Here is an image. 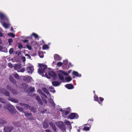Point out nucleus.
<instances>
[{
	"label": "nucleus",
	"instance_id": "obj_51",
	"mask_svg": "<svg viewBox=\"0 0 132 132\" xmlns=\"http://www.w3.org/2000/svg\"><path fill=\"white\" fill-rule=\"evenodd\" d=\"M51 105L53 106V107L54 108L55 107V104L53 100H52L51 102Z\"/></svg>",
	"mask_w": 132,
	"mask_h": 132
},
{
	"label": "nucleus",
	"instance_id": "obj_34",
	"mask_svg": "<svg viewBox=\"0 0 132 132\" xmlns=\"http://www.w3.org/2000/svg\"><path fill=\"white\" fill-rule=\"evenodd\" d=\"M32 36H34L36 39H37L38 37V35L35 33H33L32 34Z\"/></svg>",
	"mask_w": 132,
	"mask_h": 132
},
{
	"label": "nucleus",
	"instance_id": "obj_8",
	"mask_svg": "<svg viewBox=\"0 0 132 132\" xmlns=\"http://www.w3.org/2000/svg\"><path fill=\"white\" fill-rule=\"evenodd\" d=\"M16 108L18 110H19L20 112H23L25 116L27 117H30V116H31L32 114L31 113H27L26 112H24L23 110V109L21 108H19V107H16Z\"/></svg>",
	"mask_w": 132,
	"mask_h": 132
},
{
	"label": "nucleus",
	"instance_id": "obj_53",
	"mask_svg": "<svg viewBox=\"0 0 132 132\" xmlns=\"http://www.w3.org/2000/svg\"><path fill=\"white\" fill-rule=\"evenodd\" d=\"M25 56H27V57H28L27 58H29L30 59H31V56L29 54H26L25 55Z\"/></svg>",
	"mask_w": 132,
	"mask_h": 132
},
{
	"label": "nucleus",
	"instance_id": "obj_40",
	"mask_svg": "<svg viewBox=\"0 0 132 132\" xmlns=\"http://www.w3.org/2000/svg\"><path fill=\"white\" fill-rule=\"evenodd\" d=\"M43 125L44 128H47L49 126L48 124L46 123H44Z\"/></svg>",
	"mask_w": 132,
	"mask_h": 132
},
{
	"label": "nucleus",
	"instance_id": "obj_61",
	"mask_svg": "<svg viewBox=\"0 0 132 132\" xmlns=\"http://www.w3.org/2000/svg\"><path fill=\"white\" fill-rule=\"evenodd\" d=\"M92 121V122H91V123H92V122H93V119L92 118L90 119H89L88 120V121Z\"/></svg>",
	"mask_w": 132,
	"mask_h": 132
},
{
	"label": "nucleus",
	"instance_id": "obj_37",
	"mask_svg": "<svg viewBox=\"0 0 132 132\" xmlns=\"http://www.w3.org/2000/svg\"><path fill=\"white\" fill-rule=\"evenodd\" d=\"M14 52V50L13 48H11L9 50V53L10 54H12Z\"/></svg>",
	"mask_w": 132,
	"mask_h": 132
},
{
	"label": "nucleus",
	"instance_id": "obj_25",
	"mask_svg": "<svg viewBox=\"0 0 132 132\" xmlns=\"http://www.w3.org/2000/svg\"><path fill=\"white\" fill-rule=\"evenodd\" d=\"M11 93L13 95H17L18 94L17 90L13 88L11 92Z\"/></svg>",
	"mask_w": 132,
	"mask_h": 132
},
{
	"label": "nucleus",
	"instance_id": "obj_62",
	"mask_svg": "<svg viewBox=\"0 0 132 132\" xmlns=\"http://www.w3.org/2000/svg\"><path fill=\"white\" fill-rule=\"evenodd\" d=\"M45 131L46 132H51V131H50V130L47 129L46 130H45Z\"/></svg>",
	"mask_w": 132,
	"mask_h": 132
},
{
	"label": "nucleus",
	"instance_id": "obj_56",
	"mask_svg": "<svg viewBox=\"0 0 132 132\" xmlns=\"http://www.w3.org/2000/svg\"><path fill=\"white\" fill-rule=\"evenodd\" d=\"M47 111V109H44L42 111H41V112L43 114H44Z\"/></svg>",
	"mask_w": 132,
	"mask_h": 132
},
{
	"label": "nucleus",
	"instance_id": "obj_38",
	"mask_svg": "<svg viewBox=\"0 0 132 132\" xmlns=\"http://www.w3.org/2000/svg\"><path fill=\"white\" fill-rule=\"evenodd\" d=\"M48 48V47L46 44L44 45L43 46V49L44 50Z\"/></svg>",
	"mask_w": 132,
	"mask_h": 132
},
{
	"label": "nucleus",
	"instance_id": "obj_26",
	"mask_svg": "<svg viewBox=\"0 0 132 132\" xmlns=\"http://www.w3.org/2000/svg\"><path fill=\"white\" fill-rule=\"evenodd\" d=\"M94 100L95 101H96L98 102V103L100 104H101V103L99 102L98 97L95 94L94 96Z\"/></svg>",
	"mask_w": 132,
	"mask_h": 132
},
{
	"label": "nucleus",
	"instance_id": "obj_39",
	"mask_svg": "<svg viewBox=\"0 0 132 132\" xmlns=\"http://www.w3.org/2000/svg\"><path fill=\"white\" fill-rule=\"evenodd\" d=\"M40 91V94H41V95H43V96H44L45 98H47V97L45 94L41 90H39Z\"/></svg>",
	"mask_w": 132,
	"mask_h": 132
},
{
	"label": "nucleus",
	"instance_id": "obj_60",
	"mask_svg": "<svg viewBox=\"0 0 132 132\" xmlns=\"http://www.w3.org/2000/svg\"><path fill=\"white\" fill-rule=\"evenodd\" d=\"M3 48V47L0 45V51L2 50Z\"/></svg>",
	"mask_w": 132,
	"mask_h": 132
},
{
	"label": "nucleus",
	"instance_id": "obj_9",
	"mask_svg": "<svg viewBox=\"0 0 132 132\" xmlns=\"http://www.w3.org/2000/svg\"><path fill=\"white\" fill-rule=\"evenodd\" d=\"M0 18L2 20H3L8 22L9 19L4 14L0 13Z\"/></svg>",
	"mask_w": 132,
	"mask_h": 132
},
{
	"label": "nucleus",
	"instance_id": "obj_41",
	"mask_svg": "<svg viewBox=\"0 0 132 132\" xmlns=\"http://www.w3.org/2000/svg\"><path fill=\"white\" fill-rule=\"evenodd\" d=\"M57 65L59 67H61L62 65V63L61 62H59L57 63Z\"/></svg>",
	"mask_w": 132,
	"mask_h": 132
},
{
	"label": "nucleus",
	"instance_id": "obj_1",
	"mask_svg": "<svg viewBox=\"0 0 132 132\" xmlns=\"http://www.w3.org/2000/svg\"><path fill=\"white\" fill-rule=\"evenodd\" d=\"M4 108L8 110L11 113L12 115H14L16 113L15 109L13 106L9 104H6Z\"/></svg>",
	"mask_w": 132,
	"mask_h": 132
},
{
	"label": "nucleus",
	"instance_id": "obj_19",
	"mask_svg": "<svg viewBox=\"0 0 132 132\" xmlns=\"http://www.w3.org/2000/svg\"><path fill=\"white\" fill-rule=\"evenodd\" d=\"M72 74L77 77H80L81 76V74H79L77 72L75 71H73V72Z\"/></svg>",
	"mask_w": 132,
	"mask_h": 132
},
{
	"label": "nucleus",
	"instance_id": "obj_14",
	"mask_svg": "<svg viewBox=\"0 0 132 132\" xmlns=\"http://www.w3.org/2000/svg\"><path fill=\"white\" fill-rule=\"evenodd\" d=\"M33 67L31 66H28L26 70L29 73H31L34 70Z\"/></svg>",
	"mask_w": 132,
	"mask_h": 132
},
{
	"label": "nucleus",
	"instance_id": "obj_31",
	"mask_svg": "<svg viewBox=\"0 0 132 132\" xmlns=\"http://www.w3.org/2000/svg\"><path fill=\"white\" fill-rule=\"evenodd\" d=\"M13 75L14 76L15 78L16 79L18 80H19L20 79L19 76L17 73H16L15 74H13Z\"/></svg>",
	"mask_w": 132,
	"mask_h": 132
},
{
	"label": "nucleus",
	"instance_id": "obj_46",
	"mask_svg": "<svg viewBox=\"0 0 132 132\" xmlns=\"http://www.w3.org/2000/svg\"><path fill=\"white\" fill-rule=\"evenodd\" d=\"M70 111H65V114L66 116H67L70 112Z\"/></svg>",
	"mask_w": 132,
	"mask_h": 132
},
{
	"label": "nucleus",
	"instance_id": "obj_12",
	"mask_svg": "<svg viewBox=\"0 0 132 132\" xmlns=\"http://www.w3.org/2000/svg\"><path fill=\"white\" fill-rule=\"evenodd\" d=\"M9 79L10 81L14 84H16L17 82L16 80L14 77L11 75L9 76Z\"/></svg>",
	"mask_w": 132,
	"mask_h": 132
},
{
	"label": "nucleus",
	"instance_id": "obj_28",
	"mask_svg": "<svg viewBox=\"0 0 132 132\" xmlns=\"http://www.w3.org/2000/svg\"><path fill=\"white\" fill-rule=\"evenodd\" d=\"M65 79L67 82H69L72 80V78L69 76L65 78Z\"/></svg>",
	"mask_w": 132,
	"mask_h": 132
},
{
	"label": "nucleus",
	"instance_id": "obj_54",
	"mask_svg": "<svg viewBox=\"0 0 132 132\" xmlns=\"http://www.w3.org/2000/svg\"><path fill=\"white\" fill-rule=\"evenodd\" d=\"M27 47L29 50H31V46L28 45H27Z\"/></svg>",
	"mask_w": 132,
	"mask_h": 132
},
{
	"label": "nucleus",
	"instance_id": "obj_16",
	"mask_svg": "<svg viewBox=\"0 0 132 132\" xmlns=\"http://www.w3.org/2000/svg\"><path fill=\"white\" fill-rule=\"evenodd\" d=\"M65 86L68 89H72L74 88V86L72 84H67L65 85Z\"/></svg>",
	"mask_w": 132,
	"mask_h": 132
},
{
	"label": "nucleus",
	"instance_id": "obj_57",
	"mask_svg": "<svg viewBox=\"0 0 132 132\" xmlns=\"http://www.w3.org/2000/svg\"><path fill=\"white\" fill-rule=\"evenodd\" d=\"M22 41L24 43H26L28 41L26 39H24Z\"/></svg>",
	"mask_w": 132,
	"mask_h": 132
},
{
	"label": "nucleus",
	"instance_id": "obj_2",
	"mask_svg": "<svg viewBox=\"0 0 132 132\" xmlns=\"http://www.w3.org/2000/svg\"><path fill=\"white\" fill-rule=\"evenodd\" d=\"M39 68L38 69V71L40 73H45V70L46 69L47 66L45 64H39Z\"/></svg>",
	"mask_w": 132,
	"mask_h": 132
},
{
	"label": "nucleus",
	"instance_id": "obj_21",
	"mask_svg": "<svg viewBox=\"0 0 132 132\" xmlns=\"http://www.w3.org/2000/svg\"><path fill=\"white\" fill-rule=\"evenodd\" d=\"M23 80L26 82H29L30 81V77H24L23 78Z\"/></svg>",
	"mask_w": 132,
	"mask_h": 132
},
{
	"label": "nucleus",
	"instance_id": "obj_30",
	"mask_svg": "<svg viewBox=\"0 0 132 132\" xmlns=\"http://www.w3.org/2000/svg\"><path fill=\"white\" fill-rule=\"evenodd\" d=\"M28 90L30 92H33L35 91V88L34 87H31L28 89Z\"/></svg>",
	"mask_w": 132,
	"mask_h": 132
},
{
	"label": "nucleus",
	"instance_id": "obj_42",
	"mask_svg": "<svg viewBox=\"0 0 132 132\" xmlns=\"http://www.w3.org/2000/svg\"><path fill=\"white\" fill-rule=\"evenodd\" d=\"M21 53V52L19 51H16L15 53V54L17 55L18 56H19Z\"/></svg>",
	"mask_w": 132,
	"mask_h": 132
},
{
	"label": "nucleus",
	"instance_id": "obj_18",
	"mask_svg": "<svg viewBox=\"0 0 132 132\" xmlns=\"http://www.w3.org/2000/svg\"><path fill=\"white\" fill-rule=\"evenodd\" d=\"M13 88L12 86L10 84H8L7 85L6 87V89L10 91V92L12 90Z\"/></svg>",
	"mask_w": 132,
	"mask_h": 132
},
{
	"label": "nucleus",
	"instance_id": "obj_50",
	"mask_svg": "<svg viewBox=\"0 0 132 132\" xmlns=\"http://www.w3.org/2000/svg\"><path fill=\"white\" fill-rule=\"evenodd\" d=\"M38 103L39 104H40L41 105H43V104L42 102V101L41 99H40L38 101Z\"/></svg>",
	"mask_w": 132,
	"mask_h": 132
},
{
	"label": "nucleus",
	"instance_id": "obj_10",
	"mask_svg": "<svg viewBox=\"0 0 132 132\" xmlns=\"http://www.w3.org/2000/svg\"><path fill=\"white\" fill-rule=\"evenodd\" d=\"M14 69L16 70L18 72L20 69L21 68V65L20 63H18L15 64V65L13 66Z\"/></svg>",
	"mask_w": 132,
	"mask_h": 132
},
{
	"label": "nucleus",
	"instance_id": "obj_33",
	"mask_svg": "<svg viewBox=\"0 0 132 132\" xmlns=\"http://www.w3.org/2000/svg\"><path fill=\"white\" fill-rule=\"evenodd\" d=\"M18 44L19 45L18 47V48L20 50H21L23 48V46L21 43H18Z\"/></svg>",
	"mask_w": 132,
	"mask_h": 132
},
{
	"label": "nucleus",
	"instance_id": "obj_47",
	"mask_svg": "<svg viewBox=\"0 0 132 132\" xmlns=\"http://www.w3.org/2000/svg\"><path fill=\"white\" fill-rule=\"evenodd\" d=\"M30 117L28 118V119L29 120H34V117H32V115L31 116H30V117Z\"/></svg>",
	"mask_w": 132,
	"mask_h": 132
},
{
	"label": "nucleus",
	"instance_id": "obj_59",
	"mask_svg": "<svg viewBox=\"0 0 132 132\" xmlns=\"http://www.w3.org/2000/svg\"><path fill=\"white\" fill-rule=\"evenodd\" d=\"M31 111L33 112L34 113H35L36 112L35 110L34 109H31Z\"/></svg>",
	"mask_w": 132,
	"mask_h": 132
},
{
	"label": "nucleus",
	"instance_id": "obj_35",
	"mask_svg": "<svg viewBox=\"0 0 132 132\" xmlns=\"http://www.w3.org/2000/svg\"><path fill=\"white\" fill-rule=\"evenodd\" d=\"M25 70V68L24 67L22 68L21 69H20L18 72H23Z\"/></svg>",
	"mask_w": 132,
	"mask_h": 132
},
{
	"label": "nucleus",
	"instance_id": "obj_13",
	"mask_svg": "<svg viewBox=\"0 0 132 132\" xmlns=\"http://www.w3.org/2000/svg\"><path fill=\"white\" fill-rule=\"evenodd\" d=\"M9 97H10V98H7V100L9 101H11L14 103H19V101L18 100L14 98H13L11 97L10 96Z\"/></svg>",
	"mask_w": 132,
	"mask_h": 132
},
{
	"label": "nucleus",
	"instance_id": "obj_15",
	"mask_svg": "<svg viewBox=\"0 0 132 132\" xmlns=\"http://www.w3.org/2000/svg\"><path fill=\"white\" fill-rule=\"evenodd\" d=\"M7 121L4 119L0 118V125H5L7 123Z\"/></svg>",
	"mask_w": 132,
	"mask_h": 132
},
{
	"label": "nucleus",
	"instance_id": "obj_5",
	"mask_svg": "<svg viewBox=\"0 0 132 132\" xmlns=\"http://www.w3.org/2000/svg\"><path fill=\"white\" fill-rule=\"evenodd\" d=\"M58 126L59 128L63 131L66 130L65 125L62 121H60L59 122Z\"/></svg>",
	"mask_w": 132,
	"mask_h": 132
},
{
	"label": "nucleus",
	"instance_id": "obj_36",
	"mask_svg": "<svg viewBox=\"0 0 132 132\" xmlns=\"http://www.w3.org/2000/svg\"><path fill=\"white\" fill-rule=\"evenodd\" d=\"M8 35L9 36H11V37L14 38L15 37V34L13 33H9L8 34Z\"/></svg>",
	"mask_w": 132,
	"mask_h": 132
},
{
	"label": "nucleus",
	"instance_id": "obj_58",
	"mask_svg": "<svg viewBox=\"0 0 132 132\" xmlns=\"http://www.w3.org/2000/svg\"><path fill=\"white\" fill-rule=\"evenodd\" d=\"M22 59L23 62H24L26 61V59L25 57L23 56L22 57Z\"/></svg>",
	"mask_w": 132,
	"mask_h": 132
},
{
	"label": "nucleus",
	"instance_id": "obj_22",
	"mask_svg": "<svg viewBox=\"0 0 132 132\" xmlns=\"http://www.w3.org/2000/svg\"><path fill=\"white\" fill-rule=\"evenodd\" d=\"M52 84L54 86H57L60 85L59 83L57 81H54L52 82Z\"/></svg>",
	"mask_w": 132,
	"mask_h": 132
},
{
	"label": "nucleus",
	"instance_id": "obj_29",
	"mask_svg": "<svg viewBox=\"0 0 132 132\" xmlns=\"http://www.w3.org/2000/svg\"><path fill=\"white\" fill-rule=\"evenodd\" d=\"M54 89V88L53 87H49L50 91L53 93H54L55 92V90Z\"/></svg>",
	"mask_w": 132,
	"mask_h": 132
},
{
	"label": "nucleus",
	"instance_id": "obj_27",
	"mask_svg": "<svg viewBox=\"0 0 132 132\" xmlns=\"http://www.w3.org/2000/svg\"><path fill=\"white\" fill-rule=\"evenodd\" d=\"M51 126L52 129L54 130V132H56L57 129L55 125L54 124H53Z\"/></svg>",
	"mask_w": 132,
	"mask_h": 132
},
{
	"label": "nucleus",
	"instance_id": "obj_17",
	"mask_svg": "<svg viewBox=\"0 0 132 132\" xmlns=\"http://www.w3.org/2000/svg\"><path fill=\"white\" fill-rule=\"evenodd\" d=\"M20 104L21 106H24V108L26 109H30L31 107L28 104L20 103Z\"/></svg>",
	"mask_w": 132,
	"mask_h": 132
},
{
	"label": "nucleus",
	"instance_id": "obj_20",
	"mask_svg": "<svg viewBox=\"0 0 132 132\" xmlns=\"http://www.w3.org/2000/svg\"><path fill=\"white\" fill-rule=\"evenodd\" d=\"M54 58L55 61H59L61 60L60 56L57 54L55 55L54 56Z\"/></svg>",
	"mask_w": 132,
	"mask_h": 132
},
{
	"label": "nucleus",
	"instance_id": "obj_3",
	"mask_svg": "<svg viewBox=\"0 0 132 132\" xmlns=\"http://www.w3.org/2000/svg\"><path fill=\"white\" fill-rule=\"evenodd\" d=\"M59 72L60 73H58V77L61 80H63L64 79V77L61 73L64 76H68V73L67 72H65L63 70H60Z\"/></svg>",
	"mask_w": 132,
	"mask_h": 132
},
{
	"label": "nucleus",
	"instance_id": "obj_4",
	"mask_svg": "<svg viewBox=\"0 0 132 132\" xmlns=\"http://www.w3.org/2000/svg\"><path fill=\"white\" fill-rule=\"evenodd\" d=\"M79 117V116L78 114L76 113H71L68 117V119H77Z\"/></svg>",
	"mask_w": 132,
	"mask_h": 132
},
{
	"label": "nucleus",
	"instance_id": "obj_64",
	"mask_svg": "<svg viewBox=\"0 0 132 132\" xmlns=\"http://www.w3.org/2000/svg\"><path fill=\"white\" fill-rule=\"evenodd\" d=\"M3 36V34L1 32H0V36L2 37Z\"/></svg>",
	"mask_w": 132,
	"mask_h": 132
},
{
	"label": "nucleus",
	"instance_id": "obj_63",
	"mask_svg": "<svg viewBox=\"0 0 132 132\" xmlns=\"http://www.w3.org/2000/svg\"><path fill=\"white\" fill-rule=\"evenodd\" d=\"M39 56L40 57V58H43V55H42L41 56L40 55V54L39 53Z\"/></svg>",
	"mask_w": 132,
	"mask_h": 132
},
{
	"label": "nucleus",
	"instance_id": "obj_11",
	"mask_svg": "<svg viewBox=\"0 0 132 132\" xmlns=\"http://www.w3.org/2000/svg\"><path fill=\"white\" fill-rule=\"evenodd\" d=\"M48 75L49 76L53 77L54 79L56 78L57 77L55 73L52 71H50L48 73Z\"/></svg>",
	"mask_w": 132,
	"mask_h": 132
},
{
	"label": "nucleus",
	"instance_id": "obj_24",
	"mask_svg": "<svg viewBox=\"0 0 132 132\" xmlns=\"http://www.w3.org/2000/svg\"><path fill=\"white\" fill-rule=\"evenodd\" d=\"M3 26L6 29H7L9 27V24L5 22L2 23Z\"/></svg>",
	"mask_w": 132,
	"mask_h": 132
},
{
	"label": "nucleus",
	"instance_id": "obj_7",
	"mask_svg": "<svg viewBox=\"0 0 132 132\" xmlns=\"http://www.w3.org/2000/svg\"><path fill=\"white\" fill-rule=\"evenodd\" d=\"M13 129V127L12 126H7L5 127L4 128V132H11Z\"/></svg>",
	"mask_w": 132,
	"mask_h": 132
},
{
	"label": "nucleus",
	"instance_id": "obj_43",
	"mask_svg": "<svg viewBox=\"0 0 132 132\" xmlns=\"http://www.w3.org/2000/svg\"><path fill=\"white\" fill-rule=\"evenodd\" d=\"M65 124L67 125L70 126H71V124L70 122L69 121H67L65 122Z\"/></svg>",
	"mask_w": 132,
	"mask_h": 132
},
{
	"label": "nucleus",
	"instance_id": "obj_6",
	"mask_svg": "<svg viewBox=\"0 0 132 132\" xmlns=\"http://www.w3.org/2000/svg\"><path fill=\"white\" fill-rule=\"evenodd\" d=\"M1 92L7 96H10V93L6 89L3 88L2 89L0 87V93Z\"/></svg>",
	"mask_w": 132,
	"mask_h": 132
},
{
	"label": "nucleus",
	"instance_id": "obj_32",
	"mask_svg": "<svg viewBox=\"0 0 132 132\" xmlns=\"http://www.w3.org/2000/svg\"><path fill=\"white\" fill-rule=\"evenodd\" d=\"M8 42L9 43V45L10 46L12 45V43L13 42V40L11 38L9 39H8Z\"/></svg>",
	"mask_w": 132,
	"mask_h": 132
},
{
	"label": "nucleus",
	"instance_id": "obj_52",
	"mask_svg": "<svg viewBox=\"0 0 132 132\" xmlns=\"http://www.w3.org/2000/svg\"><path fill=\"white\" fill-rule=\"evenodd\" d=\"M99 101H100L101 102V103L102 104V102L104 100V98L102 97H99Z\"/></svg>",
	"mask_w": 132,
	"mask_h": 132
},
{
	"label": "nucleus",
	"instance_id": "obj_45",
	"mask_svg": "<svg viewBox=\"0 0 132 132\" xmlns=\"http://www.w3.org/2000/svg\"><path fill=\"white\" fill-rule=\"evenodd\" d=\"M0 102L2 103H5V102L4 99L1 97H0Z\"/></svg>",
	"mask_w": 132,
	"mask_h": 132
},
{
	"label": "nucleus",
	"instance_id": "obj_55",
	"mask_svg": "<svg viewBox=\"0 0 132 132\" xmlns=\"http://www.w3.org/2000/svg\"><path fill=\"white\" fill-rule=\"evenodd\" d=\"M36 100L38 101H39V100H40V99H41L40 98V97L39 96H37L36 97Z\"/></svg>",
	"mask_w": 132,
	"mask_h": 132
},
{
	"label": "nucleus",
	"instance_id": "obj_44",
	"mask_svg": "<svg viewBox=\"0 0 132 132\" xmlns=\"http://www.w3.org/2000/svg\"><path fill=\"white\" fill-rule=\"evenodd\" d=\"M68 63V60H65L63 61V64L64 65H66Z\"/></svg>",
	"mask_w": 132,
	"mask_h": 132
},
{
	"label": "nucleus",
	"instance_id": "obj_48",
	"mask_svg": "<svg viewBox=\"0 0 132 132\" xmlns=\"http://www.w3.org/2000/svg\"><path fill=\"white\" fill-rule=\"evenodd\" d=\"M8 66L9 67L11 68H12L13 67V66L14 65H13L11 63H9L8 64Z\"/></svg>",
	"mask_w": 132,
	"mask_h": 132
},
{
	"label": "nucleus",
	"instance_id": "obj_49",
	"mask_svg": "<svg viewBox=\"0 0 132 132\" xmlns=\"http://www.w3.org/2000/svg\"><path fill=\"white\" fill-rule=\"evenodd\" d=\"M83 129L85 131H88L89 130V128L88 127H85Z\"/></svg>",
	"mask_w": 132,
	"mask_h": 132
},
{
	"label": "nucleus",
	"instance_id": "obj_23",
	"mask_svg": "<svg viewBox=\"0 0 132 132\" xmlns=\"http://www.w3.org/2000/svg\"><path fill=\"white\" fill-rule=\"evenodd\" d=\"M42 89L43 91L47 94H50V93L49 91L45 87H43L42 88Z\"/></svg>",
	"mask_w": 132,
	"mask_h": 132
}]
</instances>
